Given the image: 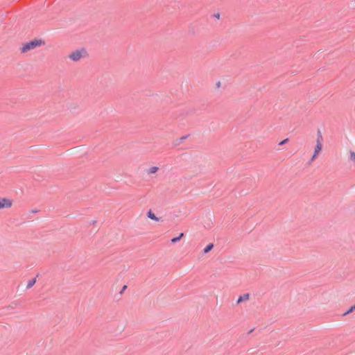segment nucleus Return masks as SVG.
I'll use <instances>...</instances> for the list:
<instances>
[{
    "label": "nucleus",
    "instance_id": "13",
    "mask_svg": "<svg viewBox=\"0 0 355 355\" xmlns=\"http://www.w3.org/2000/svg\"><path fill=\"white\" fill-rule=\"evenodd\" d=\"M288 141V139H284L283 141H282L279 144V146H282V145H284V144H286Z\"/></svg>",
    "mask_w": 355,
    "mask_h": 355
},
{
    "label": "nucleus",
    "instance_id": "3",
    "mask_svg": "<svg viewBox=\"0 0 355 355\" xmlns=\"http://www.w3.org/2000/svg\"><path fill=\"white\" fill-rule=\"evenodd\" d=\"M87 55V51L84 49H79L72 51L69 55V58L73 62H78L82 58Z\"/></svg>",
    "mask_w": 355,
    "mask_h": 355
},
{
    "label": "nucleus",
    "instance_id": "9",
    "mask_svg": "<svg viewBox=\"0 0 355 355\" xmlns=\"http://www.w3.org/2000/svg\"><path fill=\"white\" fill-rule=\"evenodd\" d=\"M35 282H36V279H32L29 280L28 284H27L26 288L28 289L32 288L33 286V285L35 284Z\"/></svg>",
    "mask_w": 355,
    "mask_h": 355
},
{
    "label": "nucleus",
    "instance_id": "2",
    "mask_svg": "<svg viewBox=\"0 0 355 355\" xmlns=\"http://www.w3.org/2000/svg\"><path fill=\"white\" fill-rule=\"evenodd\" d=\"M42 41L41 40H34L24 44L20 50L22 53H26L31 50L35 49L41 46Z\"/></svg>",
    "mask_w": 355,
    "mask_h": 355
},
{
    "label": "nucleus",
    "instance_id": "4",
    "mask_svg": "<svg viewBox=\"0 0 355 355\" xmlns=\"http://www.w3.org/2000/svg\"><path fill=\"white\" fill-rule=\"evenodd\" d=\"M12 205V200L8 198H0V209H9Z\"/></svg>",
    "mask_w": 355,
    "mask_h": 355
},
{
    "label": "nucleus",
    "instance_id": "8",
    "mask_svg": "<svg viewBox=\"0 0 355 355\" xmlns=\"http://www.w3.org/2000/svg\"><path fill=\"white\" fill-rule=\"evenodd\" d=\"M184 236V233H181L178 237L171 239V243H175L178 242Z\"/></svg>",
    "mask_w": 355,
    "mask_h": 355
},
{
    "label": "nucleus",
    "instance_id": "12",
    "mask_svg": "<svg viewBox=\"0 0 355 355\" xmlns=\"http://www.w3.org/2000/svg\"><path fill=\"white\" fill-rule=\"evenodd\" d=\"M349 158H350V160L353 162L355 163V152L354 151H350V153H349Z\"/></svg>",
    "mask_w": 355,
    "mask_h": 355
},
{
    "label": "nucleus",
    "instance_id": "7",
    "mask_svg": "<svg viewBox=\"0 0 355 355\" xmlns=\"http://www.w3.org/2000/svg\"><path fill=\"white\" fill-rule=\"evenodd\" d=\"M158 170H159V167L154 166L150 167L147 170V173H148V174H153V173H155L156 172H157Z\"/></svg>",
    "mask_w": 355,
    "mask_h": 355
},
{
    "label": "nucleus",
    "instance_id": "6",
    "mask_svg": "<svg viewBox=\"0 0 355 355\" xmlns=\"http://www.w3.org/2000/svg\"><path fill=\"white\" fill-rule=\"evenodd\" d=\"M147 216L149 218L154 220L155 221H159V220L151 210H149L148 211Z\"/></svg>",
    "mask_w": 355,
    "mask_h": 355
},
{
    "label": "nucleus",
    "instance_id": "11",
    "mask_svg": "<svg viewBox=\"0 0 355 355\" xmlns=\"http://www.w3.org/2000/svg\"><path fill=\"white\" fill-rule=\"evenodd\" d=\"M354 310H355V304L354 306H351L346 312H345L343 314V315L345 316V315L349 314L350 313L353 312Z\"/></svg>",
    "mask_w": 355,
    "mask_h": 355
},
{
    "label": "nucleus",
    "instance_id": "10",
    "mask_svg": "<svg viewBox=\"0 0 355 355\" xmlns=\"http://www.w3.org/2000/svg\"><path fill=\"white\" fill-rule=\"evenodd\" d=\"M214 248L213 243H209L203 250L205 254L208 253Z\"/></svg>",
    "mask_w": 355,
    "mask_h": 355
},
{
    "label": "nucleus",
    "instance_id": "14",
    "mask_svg": "<svg viewBox=\"0 0 355 355\" xmlns=\"http://www.w3.org/2000/svg\"><path fill=\"white\" fill-rule=\"evenodd\" d=\"M126 287H127L126 286H124L123 287V290H125V289L126 288Z\"/></svg>",
    "mask_w": 355,
    "mask_h": 355
},
{
    "label": "nucleus",
    "instance_id": "5",
    "mask_svg": "<svg viewBox=\"0 0 355 355\" xmlns=\"http://www.w3.org/2000/svg\"><path fill=\"white\" fill-rule=\"evenodd\" d=\"M249 297H250V295L248 293L243 294V295H241L237 300V304H239L243 301L248 300Z\"/></svg>",
    "mask_w": 355,
    "mask_h": 355
},
{
    "label": "nucleus",
    "instance_id": "1",
    "mask_svg": "<svg viewBox=\"0 0 355 355\" xmlns=\"http://www.w3.org/2000/svg\"><path fill=\"white\" fill-rule=\"evenodd\" d=\"M323 146V137L320 130L317 132L316 145L315 146L313 155L311 157V162L314 161L320 153L321 152Z\"/></svg>",
    "mask_w": 355,
    "mask_h": 355
}]
</instances>
